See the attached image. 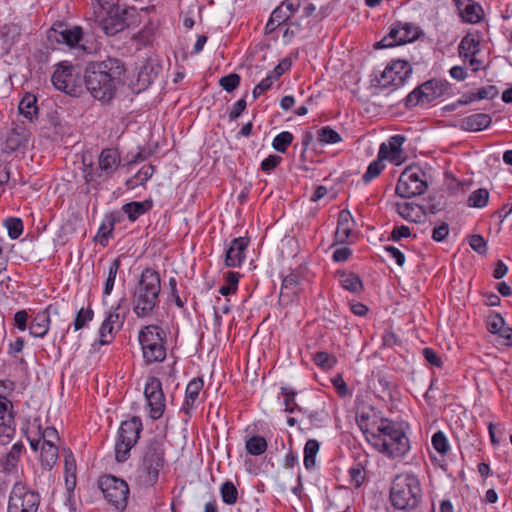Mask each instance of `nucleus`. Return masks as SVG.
<instances>
[{
    "mask_svg": "<svg viewBox=\"0 0 512 512\" xmlns=\"http://www.w3.org/2000/svg\"><path fill=\"white\" fill-rule=\"evenodd\" d=\"M125 71L124 63L120 59L108 57L102 61L89 62L83 80L95 99L109 102L115 97Z\"/></svg>",
    "mask_w": 512,
    "mask_h": 512,
    "instance_id": "1",
    "label": "nucleus"
},
{
    "mask_svg": "<svg viewBox=\"0 0 512 512\" xmlns=\"http://www.w3.org/2000/svg\"><path fill=\"white\" fill-rule=\"evenodd\" d=\"M372 431L368 443L386 457L401 458L410 451V440L401 423L381 417L379 425Z\"/></svg>",
    "mask_w": 512,
    "mask_h": 512,
    "instance_id": "2",
    "label": "nucleus"
},
{
    "mask_svg": "<svg viewBox=\"0 0 512 512\" xmlns=\"http://www.w3.org/2000/svg\"><path fill=\"white\" fill-rule=\"evenodd\" d=\"M165 463L164 441L157 437L149 439L141 451L135 474L136 483L145 488L154 486Z\"/></svg>",
    "mask_w": 512,
    "mask_h": 512,
    "instance_id": "3",
    "label": "nucleus"
},
{
    "mask_svg": "<svg viewBox=\"0 0 512 512\" xmlns=\"http://www.w3.org/2000/svg\"><path fill=\"white\" fill-rule=\"evenodd\" d=\"M161 278L157 271H142L133 293V311L138 318L150 316L159 304Z\"/></svg>",
    "mask_w": 512,
    "mask_h": 512,
    "instance_id": "4",
    "label": "nucleus"
},
{
    "mask_svg": "<svg viewBox=\"0 0 512 512\" xmlns=\"http://www.w3.org/2000/svg\"><path fill=\"white\" fill-rule=\"evenodd\" d=\"M422 490L417 476L411 473L395 477L390 489V500L398 510L416 509L420 503Z\"/></svg>",
    "mask_w": 512,
    "mask_h": 512,
    "instance_id": "5",
    "label": "nucleus"
},
{
    "mask_svg": "<svg viewBox=\"0 0 512 512\" xmlns=\"http://www.w3.org/2000/svg\"><path fill=\"white\" fill-rule=\"evenodd\" d=\"M139 343L147 364L162 362L166 358V333L157 325H147L139 332Z\"/></svg>",
    "mask_w": 512,
    "mask_h": 512,
    "instance_id": "6",
    "label": "nucleus"
},
{
    "mask_svg": "<svg viewBox=\"0 0 512 512\" xmlns=\"http://www.w3.org/2000/svg\"><path fill=\"white\" fill-rule=\"evenodd\" d=\"M142 430V421L138 416H133L121 423L115 442L117 462L123 463L130 457V451L137 444Z\"/></svg>",
    "mask_w": 512,
    "mask_h": 512,
    "instance_id": "7",
    "label": "nucleus"
},
{
    "mask_svg": "<svg viewBox=\"0 0 512 512\" xmlns=\"http://www.w3.org/2000/svg\"><path fill=\"white\" fill-rule=\"evenodd\" d=\"M428 188L426 173L418 166H408L400 174L396 194L402 198L422 195Z\"/></svg>",
    "mask_w": 512,
    "mask_h": 512,
    "instance_id": "8",
    "label": "nucleus"
},
{
    "mask_svg": "<svg viewBox=\"0 0 512 512\" xmlns=\"http://www.w3.org/2000/svg\"><path fill=\"white\" fill-rule=\"evenodd\" d=\"M99 486L105 499L111 503L115 509L123 511L126 508L129 487L124 480L113 475H107L100 479Z\"/></svg>",
    "mask_w": 512,
    "mask_h": 512,
    "instance_id": "9",
    "label": "nucleus"
},
{
    "mask_svg": "<svg viewBox=\"0 0 512 512\" xmlns=\"http://www.w3.org/2000/svg\"><path fill=\"white\" fill-rule=\"evenodd\" d=\"M51 81L57 90L71 96H78L82 91V79L78 70L72 65H59Z\"/></svg>",
    "mask_w": 512,
    "mask_h": 512,
    "instance_id": "10",
    "label": "nucleus"
},
{
    "mask_svg": "<svg viewBox=\"0 0 512 512\" xmlns=\"http://www.w3.org/2000/svg\"><path fill=\"white\" fill-rule=\"evenodd\" d=\"M419 37L418 28L410 23L397 22L389 33L374 44L375 49L390 48L415 41Z\"/></svg>",
    "mask_w": 512,
    "mask_h": 512,
    "instance_id": "11",
    "label": "nucleus"
},
{
    "mask_svg": "<svg viewBox=\"0 0 512 512\" xmlns=\"http://www.w3.org/2000/svg\"><path fill=\"white\" fill-rule=\"evenodd\" d=\"M144 395L149 407L150 418L153 420L160 419L166 408V399L160 379L154 376L149 377L145 384Z\"/></svg>",
    "mask_w": 512,
    "mask_h": 512,
    "instance_id": "12",
    "label": "nucleus"
},
{
    "mask_svg": "<svg viewBox=\"0 0 512 512\" xmlns=\"http://www.w3.org/2000/svg\"><path fill=\"white\" fill-rule=\"evenodd\" d=\"M412 72L407 61L395 60L386 66L379 78H376L378 86L387 88L390 86H401Z\"/></svg>",
    "mask_w": 512,
    "mask_h": 512,
    "instance_id": "13",
    "label": "nucleus"
},
{
    "mask_svg": "<svg viewBox=\"0 0 512 512\" xmlns=\"http://www.w3.org/2000/svg\"><path fill=\"white\" fill-rule=\"evenodd\" d=\"M94 318V311L90 306L87 308H81L76 313V317L74 321L69 324L62 335L60 342H59V348L61 346L68 348L70 351H77L81 344H80V338L81 334H78L76 336V340L74 342H70L68 340V335L70 333V330L73 329L74 332H78L79 330L85 328L88 326V324L93 320Z\"/></svg>",
    "mask_w": 512,
    "mask_h": 512,
    "instance_id": "14",
    "label": "nucleus"
},
{
    "mask_svg": "<svg viewBox=\"0 0 512 512\" xmlns=\"http://www.w3.org/2000/svg\"><path fill=\"white\" fill-rule=\"evenodd\" d=\"M40 504L38 493L14 487L9 497V512H36Z\"/></svg>",
    "mask_w": 512,
    "mask_h": 512,
    "instance_id": "15",
    "label": "nucleus"
},
{
    "mask_svg": "<svg viewBox=\"0 0 512 512\" xmlns=\"http://www.w3.org/2000/svg\"><path fill=\"white\" fill-rule=\"evenodd\" d=\"M81 27L68 28L63 22H56L47 31V39L50 43L66 44L69 47L76 46L82 39Z\"/></svg>",
    "mask_w": 512,
    "mask_h": 512,
    "instance_id": "16",
    "label": "nucleus"
},
{
    "mask_svg": "<svg viewBox=\"0 0 512 512\" xmlns=\"http://www.w3.org/2000/svg\"><path fill=\"white\" fill-rule=\"evenodd\" d=\"M101 10L108 16L103 24V29L107 35H115L122 31L125 27V23L120 18H115L118 14V2L119 0H96Z\"/></svg>",
    "mask_w": 512,
    "mask_h": 512,
    "instance_id": "17",
    "label": "nucleus"
},
{
    "mask_svg": "<svg viewBox=\"0 0 512 512\" xmlns=\"http://www.w3.org/2000/svg\"><path fill=\"white\" fill-rule=\"evenodd\" d=\"M406 141L404 135H393L387 142L380 145L378 155L384 160H389L395 165H400L404 161L402 145Z\"/></svg>",
    "mask_w": 512,
    "mask_h": 512,
    "instance_id": "18",
    "label": "nucleus"
},
{
    "mask_svg": "<svg viewBox=\"0 0 512 512\" xmlns=\"http://www.w3.org/2000/svg\"><path fill=\"white\" fill-rule=\"evenodd\" d=\"M121 164V154L117 148H104L98 156L99 177L110 178Z\"/></svg>",
    "mask_w": 512,
    "mask_h": 512,
    "instance_id": "19",
    "label": "nucleus"
},
{
    "mask_svg": "<svg viewBox=\"0 0 512 512\" xmlns=\"http://www.w3.org/2000/svg\"><path fill=\"white\" fill-rule=\"evenodd\" d=\"M51 315H59V308L56 305H49L33 317L29 326L30 335L43 338L49 331Z\"/></svg>",
    "mask_w": 512,
    "mask_h": 512,
    "instance_id": "20",
    "label": "nucleus"
},
{
    "mask_svg": "<svg viewBox=\"0 0 512 512\" xmlns=\"http://www.w3.org/2000/svg\"><path fill=\"white\" fill-rule=\"evenodd\" d=\"M249 244V238L238 237L232 240L225 253V265L227 267H239L245 260V251Z\"/></svg>",
    "mask_w": 512,
    "mask_h": 512,
    "instance_id": "21",
    "label": "nucleus"
},
{
    "mask_svg": "<svg viewBox=\"0 0 512 512\" xmlns=\"http://www.w3.org/2000/svg\"><path fill=\"white\" fill-rule=\"evenodd\" d=\"M301 280L302 277L300 273L293 271L290 274L286 275L282 280V285L280 289V299L283 301L290 302L294 297H297L302 288H301Z\"/></svg>",
    "mask_w": 512,
    "mask_h": 512,
    "instance_id": "22",
    "label": "nucleus"
},
{
    "mask_svg": "<svg viewBox=\"0 0 512 512\" xmlns=\"http://www.w3.org/2000/svg\"><path fill=\"white\" fill-rule=\"evenodd\" d=\"M204 382L202 378H193L187 385L185 390V401L181 407L186 415L190 416L191 411L196 407L195 403L199 397L201 390L203 389Z\"/></svg>",
    "mask_w": 512,
    "mask_h": 512,
    "instance_id": "23",
    "label": "nucleus"
},
{
    "mask_svg": "<svg viewBox=\"0 0 512 512\" xmlns=\"http://www.w3.org/2000/svg\"><path fill=\"white\" fill-rule=\"evenodd\" d=\"M460 17L464 22L478 23L481 20L482 8L471 0H454Z\"/></svg>",
    "mask_w": 512,
    "mask_h": 512,
    "instance_id": "24",
    "label": "nucleus"
},
{
    "mask_svg": "<svg viewBox=\"0 0 512 512\" xmlns=\"http://www.w3.org/2000/svg\"><path fill=\"white\" fill-rule=\"evenodd\" d=\"M492 118L486 113H476L464 117L459 122V127L464 131L477 132L490 126Z\"/></svg>",
    "mask_w": 512,
    "mask_h": 512,
    "instance_id": "25",
    "label": "nucleus"
},
{
    "mask_svg": "<svg viewBox=\"0 0 512 512\" xmlns=\"http://www.w3.org/2000/svg\"><path fill=\"white\" fill-rule=\"evenodd\" d=\"M353 228V218L348 210H341L338 215L335 241L345 243L349 239Z\"/></svg>",
    "mask_w": 512,
    "mask_h": 512,
    "instance_id": "26",
    "label": "nucleus"
},
{
    "mask_svg": "<svg viewBox=\"0 0 512 512\" xmlns=\"http://www.w3.org/2000/svg\"><path fill=\"white\" fill-rule=\"evenodd\" d=\"M29 132L24 127H16L11 129L5 139V149L14 152L25 146L28 142Z\"/></svg>",
    "mask_w": 512,
    "mask_h": 512,
    "instance_id": "27",
    "label": "nucleus"
},
{
    "mask_svg": "<svg viewBox=\"0 0 512 512\" xmlns=\"http://www.w3.org/2000/svg\"><path fill=\"white\" fill-rule=\"evenodd\" d=\"M420 88L424 92V100L428 104L444 95L448 89V83L447 81L432 79L420 85Z\"/></svg>",
    "mask_w": 512,
    "mask_h": 512,
    "instance_id": "28",
    "label": "nucleus"
},
{
    "mask_svg": "<svg viewBox=\"0 0 512 512\" xmlns=\"http://www.w3.org/2000/svg\"><path fill=\"white\" fill-rule=\"evenodd\" d=\"M397 213L406 221L418 223L421 221L424 211L422 206L410 203V202H404V203H397Z\"/></svg>",
    "mask_w": 512,
    "mask_h": 512,
    "instance_id": "29",
    "label": "nucleus"
},
{
    "mask_svg": "<svg viewBox=\"0 0 512 512\" xmlns=\"http://www.w3.org/2000/svg\"><path fill=\"white\" fill-rule=\"evenodd\" d=\"M153 202L144 200L142 202L132 201L123 205L122 210L131 222L136 221L140 216L151 210Z\"/></svg>",
    "mask_w": 512,
    "mask_h": 512,
    "instance_id": "30",
    "label": "nucleus"
},
{
    "mask_svg": "<svg viewBox=\"0 0 512 512\" xmlns=\"http://www.w3.org/2000/svg\"><path fill=\"white\" fill-rule=\"evenodd\" d=\"M24 449V445L20 442L15 443L11 447L10 451L5 455V457L1 461V466L4 472L10 473L16 469Z\"/></svg>",
    "mask_w": 512,
    "mask_h": 512,
    "instance_id": "31",
    "label": "nucleus"
},
{
    "mask_svg": "<svg viewBox=\"0 0 512 512\" xmlns=\"http://www.w3.org/2000/svg\"><path fill=\"white\" fill-rule=\"evenodd\" d=\"M65 483L68 490L76 484V461L70 449L64 450Z\"/></svg>",
    "mask_w": 512,
    "mask_h": 512,
    "instance_id": "32",
    "label": "nucleus"
},
{
    "mask_svg": "<svg viewBox=\"0 0 512 512\" xmlns=\"http://www.w3.org/2000/svg\"><path fill=\"white\" fill-rule=\"evenodd\" d=\"M340 285L347 291L359 294L363 290V283L360 277L352 272H340L339 273Z\"/></svg>",
    "mask_w": 512,
    "mask_h": 512,
    "instance_id": "33",
    "label": "nucleus"
},
{
    "mask_svg": "<svg viewBox=\"0 0 512 512\" xmlns=\"http://www.w3.org/2000/svg\"><path fill=\"white\" fill-rule=\"evenodd\" d=\"M59 450L56 445L42 444L40 452L41 466L46 470H51L58 460Z\"/></svg>",
    "mask_w": 512,
    "mask_h": 512,
    "instance_id": "34",
    "label": "nucleus"
},
{
    "mask_svg": "<svg viewBox=\"0 0 512 512\" xmlns=\"http://www.w3.org/2000/svg\"><path fill=\"white\" fill-rule=\"evenodd\" d=\"M20 114L32 121L38 115L37 99L33 94L26 93L18 106Z\"/></svg>",
    "mask_w": 512,
    "mask_h": 512,
    "instance_id": "35",
    "label": "nucleus"
},
{
    "mask_svg": "<svg viewBox=\"0 0 512 512\" xmlns=\"http://www.w3.org/2000/svg\"><path fill=\"white\" fill-rule=\"evenodd\" d=\"M319 442L315 439H309L304 446V466L307 470H311L316 465V456L319 452Z\"/></svg>",
    "mask_w": 512,
    "mask_h": 512,
    "instance_id": "36",
    "label": "nucleus"
},
{
    "mask_svg": "<svg viewBox=\"0 0 512 512\" xmlns=\"http://www.w3.org/2000/svg\"><path fill=\"white\" fill-rule=\"evenodd\" d=\"M479 45L480 43L478 40H476L471 35H466L462 38L458 46L460 57L467 58L469 56H474L479 52Z\"/></svg>",
    "mask_w": 512,
    "mask_h": 512,
    "instance_id": "37",
    "label": "nucleus"
},
{
    "mask_svg": "<svg viewBox=\"0 0 512 512\" xmlns=\"http://www.w3.org/2000/svg\"><path fill=\"white\" fill-rule=\"evenodd\" d=\"M245 448L248 454L258 456L266 451L267 441L264 437L255 435L246 441Z\"/></svg>",
    "mask_w": 512,
    "mask_h": 512,
    "instance_id": "38",
    "label": "nucleus"
},
{
    "mask_svg": "<svg viewBox=\"0 0 512 512\" xmlns=\"http://www.w3.org/2000/svg\"><path fill=\"white\" fill-rule=\"evenodd\" d=\"M220 495L225 504L233 505L238 501V489L230 480L222 483L220 486Z\"/></svg>",
    "mask_w": 512,
    "mask_h": 512,
    "instance_id": "39",
    "label": "nucleus"
},
{
    "mask_svg": "<svg viewBox=\"0 0 512 512\" xmlns=\"http://www.w3.org/2000/svg\"><path fill=\"white\" fill-rule=\"evenodd\" d=\"M281 394L284 397V411L287 413H294L295 411L303 412V409L295 402L296 392L289 387H282Z\"/></svg>",
    "mask_w": 512,
    "mask_h": 512,
    "instance_id": "40",
    "label": "nucleus"
},
{
    "mask_svg": "<svg viewBox=\"0 0 512 512\" xmlns=\"http://www.w3.org/2000/svg\"><path fill=\"white\" fill-rule=\"evenodd\" d=\"M383 161L384 159L380 158V156L378 155L377 159L369 164L366 172L362 176V181L364 183L367 184L371 182L374 178L378 177L381 174V172L385 168V164L383 163Z\"/></svg>",
    "mask_w": 512,
    "mask_h": 512,
    "instance_id": "41",
    "label": "nucleus"
},
{
    "mask_svg": "<svg viewBox=\"0 0 512 512\" xmlns=\"http://www.w3.org/2000/svg\"><path fill=\"white\" fill-rule=\"evenodd\" d=\"M126 313L127 311L125 309H122L121 305L118 304L116 307H114L106 316L105 321L109 324H112L116 327V331H119L126 319Z\"/></svg>",
    "mask_w": 512,
    "mask_h": 512,
    "instance_id": "42",
    "label": "nucleus"
},
{
    "mask_svg": "<svg viewBox=\"0 0 512 512\" xmlns=\"http://www.w3.org/2000/svg\"><path fill=\"white\" fill-rule=\"evenodd\" d=\"M120 266H121L120 258L114 259L112 261V263L110 264L109 269H108V276H107V279L104 284V290H103L104 296H108L111 294L113 287H114L116 275H117V272H118Z\"/></svg>",
    "mask_w": 512,
    "mask_h": 512,
    "instance_id": "43",
    "label": "nucleus"
},
{
    "mask_svg": "<svg viewBox=\"0 0 512 512\" xmlns=\"http://www.w3.org/2000/svg\"><path fill=\"white\" fill-rule=\"evenodd\" d=\"M380 420H381V418H375L372 421H370V416H369V414H366V413H362L357 418V424H358L360 430L365 435L367 442L370 441V433H373L372 428L374 426H378L380 423Z\"/></svg>",
    "mask_w": 512,
    "mask_h": 512,
    "instance_id": "44",
    "label": "nucleus"
},
{
    "mask_svg": "<svg viewBox=\"0 0 512 512\" xmlns=\"http://www.w3.org/2000/svg\"><path fill=\"white\" fill-rule=\"evenodd\" d=\"M294 137L289 131H283L276 135L272 141V147L280 153H285L291 145Z\"/></svg>",
    "mask_w": 512,
    "mask_h": 512,
    "instance_id": "45",
    "label": "nucleus"
},
{
    "mask_svg": "<svg viewBox=\"0 0 512 512\" xmlns=\"http://www.w3.org/2000/svg\"><path fill=\"white\" fill-rule=\"evenodd\" d=\"M489 200V192L485 188H479L473 191L468 198V206L475 208H483Z\"/></svg>",
    "mask_w": 512,
    "mask_h": 512,
    "instance_id": "46",
    "label": "nucleus"
},
{
    "mask_svg": "<svg viewBox=\"0 0 512 512\" xmlns=\"http://www.w3.org/2000/svg\"><path fill=\"white\" fill-rule=\"evenodd\" d=\"M350 483L355 488H360L366 480V472L361 463H356L350 467L349 471Z\"/></svg>",
    "mask_w": 512,
    "mask_h": 512,
    "instance_id": "47",
    "label": "nucleus"
},
{
    "mask_svg": "<svg viewBox=\"0 0 512 512\" xmlns=\"http://www.w3.org/2000/svg\"><path fill=\"white\" fill-rule=\"evenodd\" d=\"M318 141L324 144H335L341 141L340 134L329 126L322 127L317 132Z\"/></svg>",
    "mask_w": 512,
    "mask_h": 512,
    "instance_id": "48",
    "label": "nucleus"
},
{
    "mask_svg": "<svg viewBox=\"0 0 512 512\" xmlns=\"http://www.w3.org/2000/svg\"><path fill=\"white\" fill-rule=\"evenodd\" d=\"M15 434V421L9 417L5 422H0V443L2 445L8 444Z\"/></svg>",
    "mask_w": 512,
    "mask_h": 512,
    "instance_id": "49",
    "label": "nucleus"
},
{
    "mask_svg": "<svg viewBox=\"0 0 512 512\" xmlns=\"http://www.w3.org/2000/svg\"><path fill=\"white\" fill-rule=\"evenodd\" d=\"M158 74V67L151 62H146L138 73V80L143 84H150Z\"/></svg>",
    "mask_w": 512,
    "mask_h": 512,
    "instance_id": "50",
    "label": "nucleus"
},
{
    "mask_svg": "<svg viewBox=\"0 0 512 512\" xmlns=\"http://www.w3.org/2000/svg\"><path fill=\"white\" fill-rule=\"evenodd\" d=\"M107 220L108 224L103 223L95 237V240L103 247L108 245L109 238L112 236L114 229V220L111 218H107Z\"/></svg>",
    "mask_w": 512,
    "mask_h": 512,
    "instance_id": "51",
    "label": "nucleus"
},
{
    "mask_svg": "<svg viewBox=\"0 0 512 512\" xmlns=\"http://www.w3.org/2000/svg\"><path fill=\"white\" fill-rule=\"evenodd\" d=\"M116 327L112 324H109L105 320L103 321L100 330H99V342L101 345L110 344L116 333Z\"/></svg>",
    "mask_w": 512,
    "mask_h": 512,
    "instance_id": "52",
    "label": "nucleus"
},
{
    "mask_svg": "<svg viewBox=\"0 0 512 512\" xmlns=\"http://www.w3.org/2000/svg\"><path fill=\"white\" fill-rule=\"evenodd\" d=\"M431 442H432L433 448L441 455L447 454V452L450 450V445L448 443V440L442 431L436 432L432 436Z\"/></svg>",
    "mask_w": 512,
    "mask_h": 512,
    "instance_id": "53",
    "label": "nucleus"
},
{
    "mask_svg": "<svg viewBox=\"0 0 512 512\" xmlns=\"http://www.w3.org/2000/svg\"><path fill=\"white\" fill-rule=\"evenodd\" d=\"M314 363L322 369H331L336 364V358L327 352H317L313 357Z\"/></svg>",
    "mask_w": 512,
    "mask_h": 512,
    "instance_id": "54",
    "label": "nucleus"
},
{
    "mask_svg": "<svg viewBox=\"0 0 512 512\" xmlns=\"http://www.w3.org/2000/svg\"><path fill=\"white\" fill-rule=\"evenodd\" d=\"M5 226L11 239H17L23 232V222L20 218H8Z\"/></svg>",
    "mask_w": 512,
    "mask_h": 512,
    "instance_id": "55",
    "label": "nucleus"
},
{
    "mask_svg": "<svg viewBox=\"0 0 512 512\" xmlns=\"http://www.w3.org/2000/svg\"><path fill=\"white\" fill-rule=\"evenodd\" d=\"M487 329L492 334H497L505 327V320L499 313H493L487 318Z\"/></svg>",
    "mask_w": 512,
    "mask_h": 512,
    "instance_id": "56",
    "label": "nucleus"
},
{
    "mask_svg": "<svg viewBox=\"0 0 512 512\" xmlns=\"http://www.w3.org/2000/svg\"><path fill=\"white\" fill-rule=\"evenodd\" d=\"M240 76L236 73L226 75L219 80V85L227 92L234 91L240 84Z\"/></svg>",
    "mask_w": 512,
    "mask_h": 512,
    "instance_id": "57",
    "label": "nucleus"
},
{
    "mask_svg": "<svg viewBox=\"0 0 512 512\" xmlns=\"http://www.w3.org/2000/svg\"><path fill=\"white\" fill-rule=\"evenodd\" d=\"M424 92L421 90L420 86L415 88L412 92H410L405 98V106L407 108H412L419 104H427L426 100H424Z\"/></svg>",
    "mask_w": 512,
    "mask_h": 512,
    "instance_id": "58",
    "label": "nucleus"
},
{
    "mask_svg": "<svg viewBox=\"0 0 512 512\" xmlns=\"http://www.w3.org/2000/svg\"><path fill=\"white\" fill-rule=\"evenodd\" d=\"M8 417L14 420L12 403L8 398L0 395V422H5Z\"/></svg>",
    "mask_w": 512,
    "mask_h": 512,
    "instance_id": "59",
    "label": "nucleus"
},
{
    "mask_svg": "<svg viewBox=\"0 0 512 512\" xmlns=\"http://www.w3.org/2000/svg\"><path fill=\"white\" fill-rule=\"evenodd\" d=\"M469 245L475 252L480 255H484L487 252V242L479 234H474L470 237Z\"/></svg>",
    "mask_w": 512,
    "mask_h": 512,
    "instance_id": "60",
    "label": "nucleus"
},
{
    "mask_svg": "<svg viewBox=\"0 0 512 512\" xmlns=\"http://www.w3.org/2000/svg\"><path fill=\"white\" fill-rule=\"evenodd\" d=\"M42 444H51L56 445V442L59 441V435L57 430L54 427H46L41 432Z\"/></svg>",
    "mask_w": 512,
    "mask_h": 512,
    "instance_id": "61",
    "label": "nucleus"
},
{
    "mask_svg": "<svg viewBox=\"0 0 512 512\" xmlns=\"http://www.w3.org/2000/svg\"><path fill=\"white\" fill-rule=\"evenodd\" d=\"M384 252L386 253L387 257L394 259L396 264L399 266H403L405 263V256L404 254L396 247L386 245L384 246Z\"/></svg>",
    "mask_w": 512,
    "mask_h": 512,
    "instance_id": "62",
    "label": "nucleus"
},
{
    "mask_svg": "<svg viewBox=\"0 0 512 512\" xmlns=\"http://www.w3.org/2000/svg\"><path fill=\"white\" fill-rule=\"evenodd\" d=\"M498 95V89L494 85L482 87L475 92L477 100L493 99Z\"/></svg>",
    "mask_w": 512,
    "mask_h": 512,
    "instance_id": "63",
    "label": "nucleus"
},
{
    "mask_svg": "<svg viewBox=\"0 0 512 512\" xmlns=\"http://www.w3.org/2000/svg\"><path fill=\"white\" fill-rule=\"evenodd\" d=\"M423 356L425 360L435 367H442L443 361L441 357L432 349V348H424L423 349Z\"/></svg>",
    "mask_w": 512,
    "mask_h": 512,
    "instance_id": "64",
    "label": "nucleus"
}]
</instances>
